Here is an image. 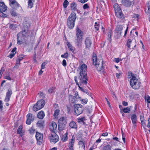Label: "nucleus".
Masks as SVG:
<instances>
[{"mask_svg": "<svg viewBox=\"0 0 150 150\" xmlns=\"http://www.w3.org/2000/svg\"><path fill=\"white\" fill-rule=\"evenodd\" d=\"M87 66L86 65L83 64L79 66L77 69V71L79 72V75L78 78L79 82H78L77 80V77H74V80L76 84L78 86L79 88L82 92L85 93V91L81 87L84 85H86L88 81V78L87 74Z\"/></svg>", "mask_w": 150, "mask_h": 150, "instance_id": "nucleus-1", "label": "nucleus"}, {"mask_svg": "<svg viewBox=\"0 0 150 150\" xmlns=\"http://www.w3.org/2000/svg\"><path fill=\"white\" fill-rule=\"evenodd\" d=\"M129 74L131 75V78L130 80V85L132 88L135 90L140 88L141 83L136 78V75L130 71L129 72Z\"/></svg>", "mask_w": 150, "mask_h": 150, "instance_id": "nucleus-2", "label": "nucleus"}, {"mask_svg": "<svg viewBox=\"0 0 150 150\" xmlns=\"http://www.w3.org/2000/svg\"><path fill=\"white\" fill-rule=\"evenodd\" d=\"M92 60L93 64L96 66L97 70L98 71H100L103 68L102 59H100V60L99 59H97L96 54H93L92 58Z\"/></svg>", "mask_w": 150, "mask_h": 150, "instance_id": "nucleus-3", "label": "nucleus"}, {"mask_svg": "<svg viewBox=\"0 0 150 150\" xmlns=\"http://www.w3.org/2000/svg\"><path fill=\"white\" fill-rule=\"evenodd\" d=\"M76 14L74 12L72 13L67 19V23L68 28L72 29L74 26L76 18Z\"/></svg>", "mask_w": 150, "mask_h": 150, "instance_id": "nucleus-4", "label": "nucleus"}, {"mask_svg": "<svg viewBox=\"0 0 150 150\" xmlns=\"http://www.w3.org/2000/svg\"><path fill=\"white\" fill-rule=\"evenodd\" d=\"M67 122V119L66 117H62L59 120L58 122V129L59 131L62 130L65 127Z\"/></svg>", "mask_w": 150, "mask_h": 150, "instance_id": "nucleus-5", "label": "nucleus"}, {"mask_svg": "<svg viewBox=\"0 0 150 150\" xmlns=\"http://www.w3.org/2000/svg\"><path fill=\"white\" fill-rule=\"evenodd\" d=\"M45 101L43 99H41L39 100L37 103L34 105L33 110L35 111H36L42 108L44 106Z\"/></svg>", "mask_w": 150, "mask_h": 150, "instance_id": "nucleus-6", "label": "nucleus"}, {"mask_svg": "<svg viewBox=\"0 0 150 150\" xmlns=\"http://www.w3.org/2000/svg\"><path fill=\"white\" fill-rule=\"evenodd\" d=\"M74 112L76 115H79L83 112V106L80 104H77L74 105Z\"/></svg>", "mask_w": 150, "mask_h": 150, "instance_id": "nucleus-7", "label": "nucleus"}, {"mask_svg": "<svg viewBox=\"0 0 150 150\" xmlns=\"http://www.w3.org/2000/svg\"><path fill=\"white\" fill-rule=\"evenodd\" d=\"M49 138L51 143L55 144L59 140V137L58 135L54 132H52L49 135Z\"/></svg>", "mask_w": 150, "mask_h": 150, "instance_id": "nucleus-8", "label": "nucleus"}, {"mask_svg": "<svg viewBox=\"0 0 150 150\" xmlns=\"http://www.w3.org/2000/svg\"><path fill=\"white\" fill-rule=\"evenodd\" d=\"M92 38L88 36L86 37L85 40V44L86 45V48H89L92 44Z\"/></svg>", "mask_w": 150, "mask_h": 150, "instance_id": "nucleus-9", "label": "nucleus"}, {"mask_svg": "<svg viewBox=\"0 0 150 150\" xmlns=\"http://www.w3.org/2000/svg\"><path fill=\"white\" fill-rule=\"evenodd\" d=\"M12 94V90L11 88H9L6 94L4 101L6 102H8L10 100L11 96Z\"/></svg>", "mask_w": 150, "mask_h": 150, "instance_id": "nucleus-10", "label": "nucleus"}, {"mask_svg": "<svg viewBox=\"0 0 150 150\" xmlns=\"http://www.w3.org/2000/svg\"><path fill=\"white\" fill-rule=\"evenodd\" d=\"M123 29V27L121 25H118L116 27L115 31L118 37H120L121 36Z\"/></svg>", "mask_w": 150, "mask_h": 150, "instance_id": "nucleus-11", "label": "nucleus"}, {"mask_svg": "<svg viewBox=\"0 0 150 150\" xmlns=\"http://www.w3.org/2000/svg\"><path fill=\"white\" fill-rule=\"evenodd\" d=\"M21 33H18L17 34V43L18 45H21L23 43V41L24 39V37Z\"/></svg>", "mask_w": 150, "mask_h": 150, "instance_id": "nucleus-12", "label": "nucleus"}, {"mask_svg": "<svg viewBox=\"0 0 150 150\" xmlns=\"http://www.w3.org/2000/svg\"><path fill=\"white\" fill-rule=\"evenodd\" d=\"M27 119L26 122V123L28 125H30L31 122L33 121L34 118L32 115L31 113H29L27 115Z\"/></svg>", "mask_w": 150, "mask_h": 150, "instance_id": "nucleus-13", "label": "nucleus"}, {"mask_svg": "<svg viewBox=\"0 0 150 150\" xmlns=\"http://www.w3.org/2000/svg\"><path fill=\"white\" fill-rule=\"evenodd\" d=\"M35 137L38 142H41L43 139V135L38 132H36Z\"/></svg>", "mask_w": 150, "mask_h": 150, "instance_id": "nucleus-14", "label": "nucleus"}, {"mask_svg": "<svg viewBox=\"0 0 150 150\" xmlns=\"http://www.w3.org/2000/svg\"><path fill=\"white\" fill-rule=\"evenodd\" d=\"M75 138L74 136L72 137V139H71L69 143V150H73V146L74 145V143L75 142Z\"/></svg>", "mask_w": 150, "mask_h": 150, "instance_id": "nucleus-15", "label": "nucleus"}, {"mask_svg": "<svg viewBox=\"0 0 150 150\" xmlns=\"http://www.w3.org/2000/svg\"><path fill=\"white\" fill-rule=\"evenodd\" d=\"M131 119L134 126L135 127L136 126V124L137 121V117L136 115L135 114L132 115Z\"/></svg>", "mask_w": 150, "mask_h": 150, "instance_id": "nucleus-16", "label": "nucleus"}, {"mask_svg": "<svg viewBox=\"0 0 150 150\" xmlns=\"http://www.w3.org/2000/svg\"><path fill=\"white\" fill-rule=\"evenodd\" d=\"M7 10V7L5 5L4 2L0 3V11L3 12Z\"/></svg>", "mask_w": 150, "mask_h": 150, "instance_id": "nucleus-17", "label": "nucleus"}, {"mask_svg": "<svg viewBox=\"0 0 150 150\" xmlns=\"http://www.w3.org/2000/svg\"><path fill=\"white\" fill-rule=\"evenodd\" d=\"M82 38H77L75 40V43L76 46L79 48L81 47Z\"/></svg>", "mask_w": 150, "mask_h": 150, "instance_id": "nucleus-18", "label": "nucleus"}, {"mask_svg": "<svg viewBox=\"0 0 150 150\" xmlns=\"http://www.w3.org/2000/svg\"><path fill=\"white\" fill-rule=\"evenodd\" d=\"M122 4L124 6L129 7L132 5V1L129 0H123L122 1Z\"/></svg>", "mask_w": 150, "mask_h": 150, "instance_id": "nucleus-19", "label": "nucleus"}, {"mask_svg": "<svg viewBox=\"0 0 150 150\" xmlns=\"http://www.w3.org/2000/svg\"><path fill=\"white\" fill-rule=\"evenodd\" d=\"M83 35V32L79 28H77L76 30V35L77 38H82Z\"/></svg>", "mask_w": 150, "mask_h": 150, "instance_id": "nucleus-20", "label": "nucleus"}, {"mask_svg": "<svg viewBox=\"0 0 150 150\" xmlns=\"http://www.w3.org/2000/svg\"><path fill=\"white\" fill-rule=\"evenodd\" d=\"M21 33L23 36H25L28 35L30 33L29 29L28 28H22V30L21 31Z\"/></svg>", "mask_w": 150, "mask_h": 150, "instance_id": "nucleus-21", "label": "nucleus"}, {"mask_svg": "<svg viewBox=\"0 0 150 150\" xmlns=\"http://www.w3.org/2000/svg\"><path fill=\"white\" fill-rule=\"evenodd\" d=\"M116 16L119 18L121 19H123L125 18V16L123 14L122 10L121 11H118L117 12H115Z\"/></svg>", "mask_w": 150, "mask_h": 150, "instance_id": "nucleus-22", "label": "nucleus"}, {"mask_svg": "<svg viewBox=\"0 0 150 150\" xmlns=\"http://www.w3.org/2000/svg\"><path fill=\"white\" fill-rule=\"evenodd\" d=\"M10 5L13 8L15 9H17L20 6V5L16 1Z\"/></svg>", "mask_w": 150, "mask_h": 150, "instance_id": "nucleus-23", "label": "nucleus"}, {"mask_svg": "<svg viewBox=\"0 0 150 150\" xmlns=\"http://www.w3.org/2000/svg\"><path fill=\"white\" fill-rule=\"evenodd\" d=\"M70 7L71 8V10L74 11H75V10H76L77 8V4L76 2H72L70 4Z\"/></svg>", "mask_w": 150, "mask_h": 150, "instance_id": "nucleus-24", "label": "nucleus"}, {"mask_svg": "<svg viewBox=\"0 0 150 150\" xmlns=\"http://www.w3.org/2000/svg\"><path fill=\"white\" fill-rule=\"evenodd\" d=\"M50 127V128L52 130V132H55V130L57 128V123L54 122H52Z\"/></svg>", "mask_w": 150, "mask_h": 150, "instance_id": "nucleus-25", "label": "nucleus"}, {"mask_svg": "<svg viewBox=\"0 0 150 150\" xmlns=\"http://www.w3.org/2000/svg\"><path fill=\"white\" fill-rule=\"evenodd\" d=\"M78 144L79 147L83 148V149H85V141L84 140H81L78 142Z\"/></svg>", "mask_w": 150, "mask_h": 150, "instance_id": "nucleus-26", "label": "nucleus"}, {"mask_svg": "<svg viewBox=\"0 0 150 150\" xmlns=\"http://www.w3.org/2000/svg\"><path fill=\"white\" fill-rule=\"evenodd\" d=\"M69 126L71 128L73 129H77V125L76 122L74 121H72L69 123Z\"/></svg>", "mask_w": 150, "mask_h": 150, "instance_id": "nucleus-27", "label": "nucleus"}, {"mask_svg": "<svg viewBox=\"0 0 150 150\" xmlns=\"http://www.w3.org/2000/svg\"><path fill=\"white\" fill-rule=\"evenodd\" d=\"M45 116L44 112L42 111L39 112L37 115V117L40 119H42Z\"/></svg>", "mask_w": 150, "mask_h": 150, "instance_id": "nucleus-28", "label": "nucleus"}, {"mask_svg": "<svg viewBox=\"0 0 150 150\" xmlns=\"http://www.w3.org/2000/svg\"><path fill=\"white\" fill-rule=\"evenodd\" d=\"M113 7L115 13L117 12L118 11H120L121 10L120 6L117 4H114L113 6Z\"/></svg>", "mask_w": 150, "mask_h": 150, "instance_id": "nucleus-29", "label": "nucleus"}, {"mask_svg": "<svg viewBox=\"0 0 150 150\" xmlns=\"http://www.w3.org/2000/svg\"><path fill=\"white\" fill-rule=\"evenodd\" d=\"M23 28L29 29L30 24L29 22L27 21H25L23 23Z\"/></svg>", "mask_w": 150, "mask_h": 150, "instance_id": "nucleus-30", "label": "nucleus"}, {"mask_svg": "<svg viewBox=\"0 0 150 150\" xmlns=\"http://www.w3.org/2000/svg\"><path fill=\"white\" fill-rule=\"evenodd\" d=\"M108 34V40L110 42L112 40L111 36L112 34V31L111 29H109Z\"/></svg>", "mask_w": 150, "mask_h": 150, "instance_id": "nucleus-31", "label": "nucleus"}, {"mask_svg": "<svg viewBox=\"0 0 150 150\" xmlns=\"http://www.w3.org/2000/svg\"><path fill=\"white\" fill-rule=\"evenodd\" d=\"M44 121L42 120L38 121L37 123V126L40 128H43Z\"/></svg>", "mask_w": 150, "mask_h": 150, "instance_id": "nucleus-32", "label": "nucleus"}, {"mask_svg": "<svg viewBox=\"0 0 150 150\" xmlns=\"http://www.w3.org/2000/svg\"><path fill=\"white\" fill-rule=\"evenodd\" d=\"M69 101L71 103H74L77 101L74 97L72 95H69Z\"/></svg>", "mask_w": 150, "mask_h": 150, "instance_id": "nucleus-33", "label": "nucleus"}, {"mask_svg": "<svg viewBox=\"0 0 150 150\" xmlns=\"http://www.w3.org/2000/svg\"><path fill=\"white\" fill-rule=\"evenodd\" d=\"M67 44L69 50L72 52H74V50L73 49V47L72 45L69 43V42H67Z\"/></svg>", "mask_w": 150, "mask_h": 150, "instance_id": "nucleus-34", "label": "nucleus"}, {"mask_svg": "<svg viewBox=\"0 0 150 150\" xmlns=\"http://www.w3.org/2000/svg\"><path fill=\"white\" fill-rule=\"evenodd\" d=\"M68 133L66 132L64 135H63L61 137L62 140L63 142H65L67 141L68 139V137L67 136Z\"/></svg>", "mask_w": 150, "mask_h": 150, "instance_id": "nucleus-35", "label": "nucleus"}, {"mask_svg": "<svg viewBox=\"0 0 150 150\" xmlns=\"http://www.w3.org/2000/svg\"><path fill=\"white\" fill-rule=\"evenodd\" d=\"M111 147L110 144H108L103 146L102 150H111Z\"/></svg>", "mask_w": 150, "mask_h": 150, "instance_id": "nucleus-36", "label": "nucleus"}, {"mask_svg": "<svg viewBox=\"0 0 150 150\" xmlns=\"http://www.w3.org/2000/svg\"><path fill=\"white\" fill-rule=\"evenodd\" d=\"M55 87H52L49 88L48 91V93L51 94L55 93Z\"/></svg>", "mask_w": 150, "mask_h": 150, "instance_id": "nucleus-37", "label": "nucleus"}, {"mask_svg": "<svg viewBox=\"0 0 150 150\" xmlns=\"http://www.w3.org/2000/svg\"><path fill=\"white\" fill-rule=\"evenodd\" d=\"M78 122L79 123L82 122L83 124L85 123L84 120H85V119L84 117H79L77 119Z\"/></svg>", "mask_w": 150, "mask_h": 150, "instance_id": "nucleus-38", "label": "nucleus"}, {"mask_svg": "<svg viewBox=\"0 0 150 150\" xmlns=\"http://www.w3.org/2000/svg\"><path fill=\"white\" fill-rule=\"evenodd\" d=\"M23 128V126L22 125H20L18 128L17 130V133L18 134H21L22 133V130Z\"/></svg>", "mask_w": 150, "mask_h": 150, "instance_id": "nucleus-39", "label": "nucleus"}, {"mask_svg": "<svg viewBox=\"0 0 150 150\" xmlns=\"http://www.w3.org/2000/svg\"><path fill=\"white\" fill-rule=\"evenodd\" d=\"M34 2V0H28V6L30 8L33 7V2Z\"/></svg>", "mask_w": 150, "mask_h": 150, "instance_id": "nucleus-40", "label": "nucleus"}, {"mask_svg": "<svg viewBox=\"0 0 150 150\" xmlns=\"http://www.w3.org/2000/svg\"><path fill=\"white\" fill-rule=\"evenodd\" d=\"M140 119L142 125L144 129H145V127L146 126V124L144 121V118L142 117V116H141L140 117Z\"/></svg>", "mask_w": 150, "mask_h": 150, "instance_id": "nucleus-41", "label": "nucleus"}, {"mask_svg": "<svg viewBox=\"0 0 150 150\" xmlns=\"http://www.w3.org/2000/svg\"><path fill=\"white\" fill-rule=\"evenodd\" d=\"M132 42V40L131 39H128L127 43L126 44V45L129 48H130V44Z\"/></svg>", "mask_w": 150, "mask_h": 150, "instance_id": "nucleus-42", "label": "nucleus"}, {"mask_svg": "<svg viewBox=\"0 0 150 150\" xmlns=\"http://www.w3.org/2000/svg\"><path fill=\"white\" fill-rule=\"evenodd\" d=\"M122 110L125 113H129L130 111V109L128 107L124 108L122 109Z\"/></svg>", "mask_w": 150, "mask_h": 150, "instance_id": "nucleus-43", "label": "nucleus"}, {"mask_svg": "<svg viewBox=\"0 0 150 150\" xmlns=\"http://www.w3.org/2000/svg\"><path fill=\"white\" fill-rule=\"evenodd\" d=\"M69 4V2L67 0H65L63 3V6L64 8H66Z\"/></svg>", "mask_w": 150, "mask_h": 150, "instance_id": "nucleus-44", "label": "nucleus"}, {"mask_svg": "<svg viewBox=\"0 0 150 150\" xmlns=\"http://www.w3.org/2000/svg\"><path fill=\"white\" fill-rule=\"evenodd\" d=\"M21 61L17 59L16 60V64L14 67L18 68L19 65L20 64V62Z\"/></svg>", "mask_w": 150, "mask_h": 150, "instance_id": "nucleus-45", "label": "nucleus"}, {"mask_svg": "<svg viewBox=\"0 0 150 150\" xmlns=\"http://www.w3.org/2000/svg\"><path fill=\"white\" fill-rule=\"evenodd\" d=\"M61 57L62 58L67 59L69 57V54L67 52H66L64 54H62Z\"/></svg>", "mask_w": 150, "mask_h": 150, "instance_id": "nucleus-46", "label": "nucleus"}, {"mask_svg": "<svg viewBox=\"0 0 150 150\" xmlns=\"http://www.w3.org/2000/svg\"><path fill=\"white\" fill-rule=\"evenodd\" d=\"M59 110H56L55 111L54 114V116L55 118L57 117L59 114Z\"/></svg>", "mask_w": 150, "mask_h": 150, "instance_id": "nucleus-47", "label": "nucleus"}, {"mask_svg": "<svg viewBox=\"0 0 150 150\" xmlns=\"http://www.w3.org/2000/svg\"><path fill=\"white\" fill-rule=\"evenodd\" d=\"M147 8L148 9H146L145 10V12L147 13H150V3H148L147 4Z\"/></svg>", "mask_w": 150, "mask_h": 150, "instance_id": "nucleus-48", "label": "nucleus"}, {"mask_svg": "<svg viewBox=\"0 0 150 150\" xmlns=\"http://www.w3.org/2000/svg\"><path fill=\"white\" fill-rule=\"evenodd\" d=\"M16 24H11L10 25L9 28L10 29L14 30L16 28Z\"/></svg>", "mask_w": 150, "mask_h": 150, "instance_id": "nucleus-49", "label": "nucleus"}, {"mask_svg": "<svg viewBox=\"0 0 150 150\" xmlns=\"http://www.w3.org/2000/svg\"><path fill=\"white\" fill-rule=\"evenodd\" d=\"M11 13L13 16H17V13L12 9L11 11Z\"/></svg>", "mask_w": 150, "mask_h": 150, "instance_id": "nucleus-50", "label": "nucleus"}, {"mask_svg": "<svg viewBox=\"0 0 150 150\" xmlns=\"http://www.w3.org/2000/svg\"><path fill=\"white\" fill-rule=\"evenodd\" d=\"M74 97L76 100L77 99H81V98L79 96V94L77 93H75Z\"/></svg>", "mask_w": 150, "mask_h": 150, "instance_id": "nucleus-51", "label": "nucleus"}, {"mask_svg": "<svg viewBox=\"0 0 150 150\" xmlns=\"http://www.w3.org/2000/svg\"><path fill=\"white\" fill-rule=\"evenodd\" d=\"M89 8V7L87 4H84L83 6V8L84 9H88Z\"/></svg>", "mask_w": 150, "mask_h": 150, "instance_id": "nucleus-52", "label": "nucleus"}, {"mask_svg": "<svg viewBox=\"0 0 150 150\" xmlns=\"http://www.w3.org/2000/svg\"><path fill=\"white\" fill-rule=\"evenodd\" d=\"M4 71V69L3 68H2L0 70V79L1 78L3 71Z\"/></svg>", "mask_w": 150, "mask_h": 150, "instance_id": "nucleus-53", "label": "nucleus"}, {"mask_svg": "<svg viewBox=\"0 0 150 150\" xmlns=\"http://www.w3.org/2000/svg\"><path fill=\"white\" fill-rule=\"evenodd\" d=\"M99 24H98L96 22L95 23V28L97 30L99 29Z\"/></svg>", "mask_w": 150, "mask_h": 150, "instance_id": "nucleus-54", "label": "nucleus"}, {"mask_svg": "<svg viewBox=\"0 0 150 150\" xmlns=\"http://www.w3.org/2000/svg\"><path fill=\"white\" fill-rule=\"evenodd\" d=\"M24 56V55H21L18 56V59L20 61H21L23 59Z\"/></svg>", "mask_w": 150, "mask_h": 150, "instance_id": "nucleus-55", "label": "nucleus"}, {"mask_svg": "<svg viewBox=\"0 0 150 150\" xmlns=\"http://www.w3.org/2000/svg\"><path fill=\"white\" fill-rule=\"evenodd\" d=\"M145 100L147 101L148 103H150V97L148 96H147L146 98H145Z\"/></svg>", "mask_w": 150, "mask_h": 150, "instance_id": "nucleus-56", "label": "nucleus"}, {"mask_svg": "<svg viewBox=\"0 0 150 150\" xmlns=\"http://www.w3.org/2000/svg\"><path fill=\"white\" fill-rule=\"evenodd\" d=\"M62 64L64 67H65L67 66V63L65 59L63 60L62 61Z\"/></svg>", "mask_w": 150, "mask_h": 150, "instance_id": "nucleus-57", "label": "nucleus"}, {"mask_svg": "<svg viewBox=\"0 0 150 150\" xmlns=\"http://www.w3.org/2000/svg\"><path fill=\"white\" fill-rule=\"evenodd\" d=\"M85 93L87 94L89 96L92 98V99H93V98L92 96V94L91 93L88 92L87 91H85Z\"/></svg>", "mask_w": 150, "mask_h": 150, "instance_id": "nucleus-58", "label": "nucleus"}, {"mask_svg": "<svg viewBox=\"0 0 150 150\" xmlns=\"http://www.w3.org/2000/svg\"><path fill=\"white\" fill-rule=\"evenodd\" d=\"M46 64V63L45 62H44L41 65V69L45 68V66Z\"/></svg>", "mask_w": 150, "mask_h": 150, "instance_id": "nucleus-59", "label": "nucleus"}, {"mask_svg": "<svg viewBox=\"0 0 150 150\" xmlns=\"http://www.w3.org/2000/svg\"><path fill=\"white\" fill-rule=\"evenodd\" d=\"M16 54V52L15 53H11L8 56V57H10V58H13L14 56Z\"/></svg>", "mask_w": 150, "mask_h": 150, "instance_id": "nucleus-60", "label": "nucleus"}, {"mask_svg": "<svg viewBox=\"0 0 150 150\" xmlns=\"http://www.w3.org/2000/svg\"><path fill=\"white\" fill-rule=\"evenodd\" d=\"M3 103L2 101L1 100H0V109L1 110H2V109L3 108Z\"/></svg>", "mask_w": 150, "mask_h": 150, "instance_id": "nucleus-61", "label": "nucleus"}, {"mask_svg": "<svg viewBox=\"0 0 150 150\" xmlns=\"http://www.w3.org/2000/svg\"><path fill=\"white\" fill-rule=\"evenodd\" d=\"M81 101L83 103L86 104L87 103L88 101V100L87 99H83L81 100Z\"/></svg>", "mask_w": 150, "mask_h": 150, "instance_id": "nucleus-62", "label": "nucleus"}, {"mask_svg": "<svg viewBox=\"0 0 150 150\" xmlns=\"http://www.w3.org/2000/svg\"><path fill=\"white\" fill-rule=\"evenodd\" d=\"M88 0H78L79 2H80L81 3L83 4L88 1Z\"/></svg>", "mask_w": 150, "mask_h": 150, "instance_id": "nucleus-63", "label": "nucleus"}, {"mask_svg": "<svg viewBox=\"0 0 150 150\" xmlns=\"http://www.w3.org/2000/svg\"><path fill=\"white\" fill-rule=\"evenodd\" d=\"M148 123L147 125V127H150V118H148Z\"/></svg>", "mask_w": 150, "mask_h": 150, "instance_id": "nucleus-64", "label": "nucleus"}]
</instances>
